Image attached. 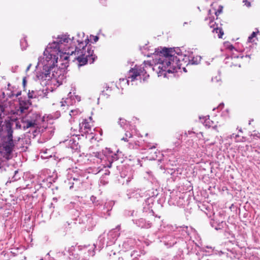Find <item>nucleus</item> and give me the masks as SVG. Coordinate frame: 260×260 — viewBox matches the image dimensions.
Masks as SVG:
<instances>
[{"instance_id":"nucleus-1","label":"nucleus","mask_w":260,"mask_h":260,"mask_svg":"<svg viewBox=\"0 0 260 260\" xmlns=\"http://www.w3.org/2000/svg\"><path fill=\"white\" fill-rule=\"evenodd\" d=\"M88 42L87 38L84 41H80L74 37L71 40L67 34L58 35L52 43L48 44L44 54L52 58H55L57 61L59 55L61 57L62 54H74L75 59L78 61L79 66L86 64L88 61L92 63L97 57L93 55L92 46L87 45Z\"/></svg>"},{"instance_id":"nucleus-2","label":"nucleus","mask_w":260,"mask_h":260,"mask_svg":"<svg viewBox=\"0 0 260 260\" xmlns=\"http://www.w3.org/2000/svg\"><path fill=\"white\" fill-rule=\"evenodd\" d=\"M188 52L182 53L179 48H164L161 51L155 49L154 53H151L153 56L155 64L153 70H156L158 76L166 77L167 73H173L177 71V69H180L182 64L181 61L188 60Z\"/></svg>"},{"instance_id":"nucleus-3","label":"nucleus","mask_w":260,"mask_h":260,"mask_svg":"<svg viewBox=\"0 0 260 260\" xmlns=\"http://www.w3.org/2000/svg\"><path fill=\"white\" fill-rule=\"evenodd\" d=\"M166 231L168 234L162 237V242L168 247H171L175 244H180L179 247L182 250L186 247V241L182 240H191L192 235L196 234V231L191 227L182 226L177 227L176 225H168Z\"/></svg>"},{"instance_id":"nucleus-4","label":"nucleus","mask_w":260,"mask_h":260,"mask_svg":"<svg viewBox=\"0 0 260 260\" xmlns=\"http://www.w3.org/2000/svg\"><path fill=\"white\" fill-rule=\"evenodd\" d=\"M7 135L1 139L0 143V156L5 159L8 160L12 157V153L16 150L21 149L25 151L27 146L23 145L26 140L19 138L17 140L13 139V131L10 125H7Z\"/></svg>"},{"instance_id":"nucleus-5","label":"nucleus","mask_w":260,"mask_h":260,"mask_svg":"<svg viewBox=\"0 0 260 260\" xmlns=\"http://www.w3.org/2000/svg\"><path fill=\"white\" fill-rule=\"evenodd\" d=\"M149 77V75L147 74L144 66L136 65L128 71L127 78H120L119 79V82L117 86L118 88L120 86L121 89H123L126 85H128L130 83L132 85L137 84V83H135L134 82L138 80L140 82H141L142 79L144 82L146 81Z\"/></svg>"},{"instance_id":"nucleus-6","label":"nucleus","mask_w":260,"mask_h":260,"mask_svg":"<svg viewBox=\"0 0 260 260\" xmlns=\"http://www.w3.org/2000/svg\"><path fill=\"white\" fill-rule=\"evenodd\" d=\"M95 250H91L89 246H71L66 248L62 254L70 260H88L90 256L95 254Z\"/></svg>"},{"instance_id":"nucleus-7","label":"nucleus","mask_w":260,"mask_h":260,"mask_svg":"<svg viewBox=\"0 0 260 260\" xmlns=\"http://www.w3.org/2000/svg\"><path fill=\"white\" fill-rule=\"evenodd\" d=\"M55 58H52L43 54V56L38 58V62L36 66L42 68L41 72L37 73V78L40 81H49L51 79V70L54 65L57 63Z\"/></svg>"},{"instance_id":"nucleus-8","label":"nucleus","mask_w":260,"mask_h":260,"mask_svg":"<svg viewBox=\"0 0 260 260\" xmlns=\"http://www.w3.org/2000/svg\"><path fill=\"white\" fill-rule=\"evenodd\" d=\"M119 225H118L115 229H113L110 231L108 233H104L101 234L98 238L96 244H93L94 249L100 250L105 245V238H107L106 246H109L114 244L119 236Z\"/></svg>"},{"instance_id":"nucleus-9","label":"nucleus","mask_w":260,"mask_h":260,"mask_svg":"<svg viewBox=\"0 0 260 260\" xmlns=\"http://www.w3.org/2000/svg\"><path fill=\"white\" fill-rule=\"evenodd\" d=\"M93 156L99 159L105 168H111L113 162L118 159V155L107 148L102 152H93Z\"/></svg>"},{"instance_id":"nucleus-10","label":"nucleus","mask_w":260,"mask_h":260,"mask_svg":"<svg viewBox=\"0 0 260 260\" xmlns=\"http://www.w3.org/2000/svg\"><path fill=\"white\" fill-rule=\"evenodd\" d=\"M83 182V178L81 176L73 172V170L69 169L67 175V179L65 180L64 183L70 189L74 188L75 189L80 188Z\"/></svg>"},{"instance_id":"nucleus-11","label":"nucleus","mask_w":260,"mask_h":260,"mask_svg":"<svg viewBox=\"0 0 260 260\" xmlns=\"http://www.w3.org/2000/svg\"><path fill=\"white\" fill-rule=\"evenodd\" d=\"M78 220L80 224H83L84 228L88 231L92 230L96 223V220L94 219L92 215L83 210L78 217Z\"/></svg>"},{"instance_id":"nucleus-12","label":"nucleus","mask_w":260,"mask_h":260,"mask_svg":"<svg viewBox=\"0 0 260 260\" xmlns=\"http://www.w3.org/2000/svg\"><path fill=\"white\" fill-rule=\"evenodd\" d=\"M37 125L36 120L31 119L28 116L22 117L20 120L16 122V127L18 129H23L24 131L28 128H35Z\"/></svg>"},{"instance_id":"nucleus-13","label":"nucleus","mask_w":260,"mask_h":260,"mask_svg":"<svg viewBox=\"0 0 260 260\" xmlns=\"http://www.w3.org/2000/svg\"><path fill=\"white\" fill-rule=\"evenodd\" d=\"M158 194L157 191L156 189L155 192L153 191L151 194L147 193L149 197L147 198L143 204V212L148 213L150 215H153V212L152 210V206L154 201V197L156 196Z\"/></svg>"},{"instance_id":"nucleus-14","label":"nucleus","mask_w":260,"mask_h":260,"mask_svg":"<svg viewBox=\"0 0 260 260\" xmlns=\"http://www.w3.org/2000/svg\"><path fill=\"white\" fill-rule=\"evenodd\" d=\"M64 70L63 69L57 68L56 63L54 65L53 68L51 70V79H55L59 84H62L64 78Z\"/></svg>"},{"instance_id":"nucleus-15","label":"nucleus","mask_w":260,"mask_h":260,"mask_svg":"<svg viewBox=\"0 0 260 260\" xmlns=\"http://www.w3.org/2000/svg\"><path fill=\"white\" fill-rule=\"evenodd\" d=\"M126 196L128 199H132L137 201L146 196V192L144 190L138 188H133L127 190Z\"/></svg>"},{"instance_id":"nucleus-16","label":"nucleus","mask_w":260,"mask_h":260,"mask_svg":"<svg viewBox=\"0 0 260 260\" xmlns=\"http://www.w3.org/2000/svg\"><path fill=\"white\" fill-rule=\"evenodd\" d=\"M156 144H149L147 145L146 149L148 150V153L150 155V159L155 160L158 159V160L160 161L161 160V158L163 157L164 155L156 149Z\"/></svg>"},{"instance_id":"nucleus-17","label":"nucleus","mask_w":260,"mask_h":260,"mask_svg":"<svg viewBox=\"0 0 260 260\" xmlns=\"http://www.w3.org/2000/svg\"><path fill=\"white\" fill-rule=\"evenodd\" d=\"M47 90L44 89L41 90H29L27 93L28 97L29 99L33 98H43L47 96Z\"/></svg>"},{"instance_id":"nucleus-18","label":"nucleus","mask_w":260,"mask_h":260,"mask_svg":"<svg viewBox=\"0 0 260 260\" xmlns=\"http://www.w3.org/2000/svg\"><path fill=\"white\" fill-rule=\"evenodd\" d=\"M210 27L212 28V32L214 35V37L216 36L218 38H222L224 34L222 28L218 26V24L214 22L213 20H210L209 22Z\"/></svg>"},{"instance_id":"nucleus-19","label":"nucleus","mask_w":260,"mask_h":260,"mask_svg":"<svg viewBox=\"0 0 260 260\" xmlns=\"http://www.w3.org/2000/svg\"><path fill=\"white\" fill-rule=\"evenodd\" d=\"M80 132L82 135L91 133V127L87 122V120H83V121L79 124Z\"/></svg>"},{"instance_id":"nucleus-20","label":"nucleus","mask_w":260,"mask_h":260,"mask_svg":"<svg viewBox=\"0 0 260 260\" xmlns=\"http://www.w3.org/2000/svg\"><path fill=\"white\" fill-rule=\"evenodd\" d=\"M133 222L138 227L143 229H149L151 226V222L145 219L141 218L138 219L133 220Z\"/></svg>"},{"instance_id":"nucleus-21","label":"nucleus","mask_w":260,"mask_h":260,"mask_svg":"<svg viewBox=\"0 0 260 260\" xmlns=\"http://www.w3.org/2000/svg\"><path fill=\"white\" fill-rule=\"evenodd\" d=\"M39 181L40 182V185L42 187H50L52 183L54 181L53 178L50 176H48L46 178H43L41 176H40Z\"/></svg>"},{"instance_id":"nucleus-22","label":"nucleus","mask_w":260,"mask_h":260,"mask_svg":"<svg viewBox=\"0 0 260 260\" xmlns=\"http://www.w3.org/2000/svg\"><path fill=\"white\" fill-rule=\"evenodd\" d=\"M135 243V241L133 239L129 238L125 240L122 244L121 250L126 251L132 247Z\"/></svg>"},{"instance_id":"nucleus-23","label":"nucleus","mask_w":260,"mask_h":260,"mask_svg":"<svg viewBox=\"0 0 260 260\" xmlns=\"http://www.w3.org/2000/svg\"><path fill=\"white\" fill-rule=\"evenodd\" d=\"M187 57L189 58L188 60L185 59L184 62L190 63L191 64H198L200 63L201 57L197 56L196 57L192 56V54H188Z\"/></svg>"},{"instance_id":"nucleus-24","label":"nucleus","mask_w":260,"mask_h":260,"mask_svg":"<svg viewBox=\"0 0 260 260\" xmlns=\"http://www.w3.org/2000/svg\"><path fill=\"white\" fill-rule=\"evenodd\" d=\"M128 171L126 170H123L120 173V177L122 178L126 179V183L127 184L133 178V176L131 171H129L127 174Z\"/></svg>"},{"instance_id":"nucleus-25","label":"nucleus","mask_w":260,"mask_h":260,"mask_svg":"<svg viewBox=\"0 0 260 260\" xmlns=\"http://www.w3.org/2000/svg\"><path fill=\"white\" fill-rule=\"evenodd\" d=\"M6 159H5L3 158V156H0V172H3V171H9L10 169V167L9 166L6 167L5 166L6 164V162L5 161ZM13 167H11L10 169H12Z\"/></svg>"},{"instance_id":"nucleus-26","label":"nucleus","mask_w":260,"mask_h":260,"mask_svg":"<svg viewBox=\"0 0 260 260\" xmlns=\"http://www.w3.org/2000/svg\"><path fill=\"white\" fill-rule=\"evenodd\" d=\"M21 174H20L18 170L14 171V175L12 177H9L7 183H11L13 182L16 181L20 179Z\"/></svg>"},{"instance_id":"nucleus-27","label":"nucleus","mask_w":260,"mask_h":260,"mask_svg":"<svg viewBox=\"0 0 260 260\" xmlns=\"http://www.w3.org/2000/svg\"><path fill=\"white\" fill-rule=\"evenodd\" d=\"M224 224V223L222 221L221 222H215L214 220H213L210 222L211 225L216 230L221 229L223 227Z\"/></svg>"},{"instance_id":"nucleus-28","label":"nucleus","mask_w":260,"mask_h":260,"mask_svg":"<svg viewBox=\"0 0 260 260\" xmlns=\"http://www.w3.org/2000/svg\"><path fill=\"white\" fill-rule=\"evenodd\" d=\"M118 124L124 129H126L128 125L127 121L125 119L122 118L119 119Z\"/></svg>"},{"instance_id":"nucleus-29","label":"nucleus","mask_w":260,"mask_h":260,"mask_svg":"<svg viewBox=\"0 0 260 260\" xmlns=\"http://www.w3.org/2000/svg\"><path fill=\"white\" fill-rule=\"evenodd\" d=\"M48 151H49L48 149H42L41 150V153L42 154L41 157H42L43 158H47L49 157H51V154L48 155Z\"/></svg>"},{"instance_id":"nucleus-30","label":"nucleus","mask_w":260,"mask_h":260,"mask_svg":"<svg viewBox=\"0 0 260 260\" xmlns=\"http://www.w3.org/2000/svg\"><path fill=\"white\" fill-rule=\"evenodd\" d=\"M20 45L22 50L26 49L27 46V43L25 38L20 40Z\"/></svg>"},{"instance_id":"nucleus-31","label":"nucleus","mask_w":260,"mask_h":260,"mask_svg":"<svg viewBox=\"0 0 260 260\" xmlns=\"http://www.w3.org/2000/svg\"><path fill=\"white\" fill-rule=\"evenodd\" d=\"M131 255L133 257L132 260H140L139 258L138 257L140 255L137 251H133Z\"/></svg>"},{"instance_id":"nucleus-32","label":"nucleus","mask_w":260,"mask_h":260,"mask_svg":"<svg viewBox=\"0 0 260 260\" xmlns=\"http://www.w3.org/2000/svg\"><path fill=\"white\" fill-rule=\"evenodd\" d=\"M177 160L172 159L171 157L169 158L168 164L172 166H176L178 164Z\"/></svg>"},{"instance_id":"nucleus-33","label":"nucleus","mask_w":260,"mask_h":260,"mask_svg":"<svg viewBox=\"0 0 260 260\" xmlns=\"http://www.w3.org/2000/svg\"><path fill=\"white\" fill-rule=\"evenodd\" d=\"M224 46L226 49H229L230 51H233V50L236 51V50L235 49L234 47L232 44H231L229 42L224 43Z\"/></svg>"},{"instance_id":"nucleus-34","label":"nucleus","mask_w":260,"mask_h":260,"mask_svg":"<svg viewBox=\"0 0 260 260\" xmlns=\"http://www.w3.org/2000/svg\"><path fill=\"white\" fill-rule=\"evenodd\" d=\"M257 32H253L251 35L248 37L247 42L248 43H251L252 42V39L256 37Z\"/></svg>"},{"instance_id":"nucleus-35","label":"nucleus","mask_w":260,"mask_h":260,"mask_svg":"<svg viewBox=\"0 0 260 260\" xmlns=\"http://www.w3.org/2000/svg\"><path fill=\"white\" fill-rule=\"evenodd\" d=\"M5 110V108L2 106H0V118L2 119L3 117H4L5 113H4Z\"/></svg>"},{"instance_id":"nucleus-36","label":"nucleus","mask_w":260,"mask_h":260,"mask_svg":"<svg viewBox=\"0 0 260 260\" xmlns=\"http://www.w3.org/2000/svg\"><path fill=\"white\" fill-rule=\"evenodd\" d=\"M206 260H220L218 255L210 256Z\"/></svg>"},{"instance_id":"nucleus-37","label":"nucleus","mask_w":260,"mask_h":260,"mask_svg":"<svg viewBox=\"0 0 260 260\" xmlns=\"http://www.w3.org/2000/svg\"><path fill=\"white\" fill-rule=\"evenodd\" d=\"M99 39V38L97 36H91V40L93 43H96Z\"/></svg>"},{"instance_id":"nucleus-38","label":"nucleus","mask_w":260,"mask_h":260,"mask_svg":"<svg viewBox=\"0 0 260 260\" xmlns=\"http://www.w3.org/2000/svg\"><path fill=\"white\" fill-rule=\"evenodd\" d=\"M180 144H181V141L180 140H177L176 142H174L175 147L173 148V149L174 150V151L177 150V149H175V148L176 147L177 148L178 146H179Z\"/></svg>"},{"instance_id":"nucleus-39","label":"nucleus","mask_w":260,"mask_h":260,"mask_svg":"<svg viewBox=\"0 0 260 260\" xmlns=\"http://www.w3.org/2000/svg\"><path fill=\"white\" fill-rule=\"evenodd\" d=\"M243 3H244V5L248 8H249L251 7V3L248 1V0H243Z\"/></svg>"},{"instance_id":"nucleus-40","label":"nucleus","mask_w":260,"mask_h":260,"mask_svg":"<svg viewBox=\"0 0 260 260\" xmlns=\"http://www.w3.org/2000/svg\"><path fill=\"white\" fill-rule=\"evenodd\" d=\"M223 7L221 6H219V9L215 12L216 16H218L219 14L222 12Z\"/></svg>"},{"instance_id":"nucleus-41","label":"nucleus","mask_w":260,"mask_h":260,"mask_svg":"<svg viewBox=\"0 0 260 260\" xmlns=\"http://www.w3.org/2000/svg\"><path fill=\"white\" fill-rule=\"evenodd\" d=\"M78 114V110H71V113L70 114L71 116H72V115H77Z\"/></svg>"},{"instance_id":"nucleus-42","label":"nucleus","mask_w":260,"mask_h":260,"mask_svg":"<svg viewBox=\"0 0 260 260\" xmlns=\"http://www.w3.org/2000/svg\"><path fill=\"white\" fill-rule=\"evenodd\" d=\"M125 135L127 138H128L132 137V136H133L132 134L128 131L126 132Z\"/></svg>"},{"instance_id":"nucleus-43","label":"nucleus","mask_w":260,"mask_h":260,"mask_svg":"<svg viewBox=\"0 0 260 260\" xmlns=\"http://www.w3.org/2000/svg\"><path fill=\"white\" fill-rule=\"evenodd\" d=\"M96 199V198L94 196H92L91 197V200L92 201L93 203L95 204V206H98V204L95 202V200Z\"/></svg>"},{"instance_id":"nucleus-44","label":"nucleus","mask_w":260,"mask_h":260,"mask_svg":"<svg viewBox=\"0 0 260 260\" xmlns=\"http://www.w3.org/2000/svg\"><path fill=\"white\" fill-rule=\"evenodd\" d=\"M144 63L145 64V66H146L147 65H148L149 67H151L152 66L151 62L150 61H144Z\"/></svg>"},{"instance_id":"nucleus-45","label":"nucleus","mask_w":260,"mask_h":260,"mask_svg":"<svg viewBox=\"0 0 260 260\" xmlns=\"http://www.w3.org/2000/svg\"><path fill=\"white\" fill-rule=\"evenodd\" d=\"M223 106H224V104H223V103H220V104L219 105L218 107L217 108V109H222V108H223Z\"/></svg>"},{"instance_id":"nucleus-46","label":"nucleus","mask_w":260,"mask_h":260,"mask_svg":"<svg viewBox=\"0 0 260 260\" xmlns=\"http://www.w3.org/2000/svg\"><path fill=\"white\" fill-rule=\"evenodd\" d=\"M239 57L242 58L243 57V56H239V55H235L234 54H233L232 55V58H239Z\"/></svg>"},{"instance_id":"nucleus-47","label":"nucleus","mask_w":260,"mask_h":260,"mask_svg":"<svg viewBox=\"0 0 260 260\" xmlns=\"http://www.w3.org/2000/svg\"><path fill=\"white\" fill-rule=\"evenodd\" d=\"M192 134H194V132L192 131H188L187 134L185 133L186 135H191Z\"/></svg>"},{"instance_id":"nucleus-48","label":"nucleus","mask_w":260,"mask_h":260,"mask_svg":"<svg viewBox=\"0 0 260 260\" xmlns=\"http://www.w3.org/2000/svg\"><path fill=\"white\" fill-rule=\"evenodd\" d=\"M122 140H123L125 142H127L128 141V138H127L126 136L125 137H123L121 139Z\"/></svg>"},{"instance_id":"nucleus-49","label":"nucleus","mask_w":260,"mask_h":260,"mask_svg":"<svg viewBox=\"0 0 260 260\" xmlns=\"http://www.w3.org/2000/svg\"><path fill=\"white\" fill-rule=\"evenodd\" d=\"M235 134H233L230 135V138L231 139H235Z\"/></svg>"},{"instance_id":"nucleus-50","label":"nucleus","mask_w":260,"mask_h":260,"mask_svg":"<svg viewBox=\"0 0 260 260\" xmlns=\"http://www.w3.org/2000/svg\"><path fill=\"white\" fill-rule=\"evenodd\" d=\"M64 103H66V101H64L61 102V106H64L65 105Z\"/></svg>"},{"instance_id":"nucleus-51","label":"nucleus","mask_w":260,"mask_h":260,"mask_svg":"<svg viewBox=\"0 0 260 260\" xmlns=\"http://www.w3.org/2000/svg\"><path fill=\"white\" fill-rule=\"evenodd\" d=\"M100 2L101 4H103V5H104L105 4V0H100Z\"/></svg>"},{"instance_id":"nucleus-52","label":"nucleus","mask_w":260,"mask_h":260,"mask_svg":"<svg viewBox=\"0 0 260 260\" xmlns=\"http://www.w3.org/2000/svg\"><path fill=\"white\" fill-rule=\"evenodd\" d=\"M31 66V64H29L28 65V66L27 67V69H26V71H28L29 70V69H30V68Z\"/></svg>"},{"instance_id":"nucleus-53","label":"nucleus","mask_w":260,"mask_h":260,"mask_svg":"<svg viewBox=\"0 0 260 260\" xmlns=\"http://www.w3.org/2000/svg\"><path fill=\"white\" fill-rule=\"evenodd\" d=\"M239 137V135H235V140L236 141H238V140H237V138Z\"/></svg>"},{"instance_id":"nucleus-54","label":"nucleus","mask_w":260,"mask_h":260,"mask_svg":"<svg viewBox=\"0 0 260 260\" xmlns=\"http://www.w3.org/2000/svg\"><path fill=\"white\" fill-rule=\"evenodd\" d=\"M212 128L214 129H215V130H217V126L216 125H214V126L212 127Z\"/></svg>"},{"instance_id":"nucleus-55","label":"nucleus","mask_w":260,"mask_h":260,"mask_svg":"<svg viewBox=\"0 0 260 260\" xmlns=\"http://www.w3.org/2000/svg\"><path fill=\"white\" fill-rule=\"evenodd\" d=\"M131 216H134V215L135 211H131Z\"/></svg>"},{"instance_id":"nucleus-56","label":"nucleus","mask_w":260,"mask_h":260,"mask_svg":"<svg viewBox=\"0 0 260 260\" xmlns=\"http://www.w3.org/2000/svg\"><path fill=\"white\" fill-rule=\"evenodd\" d=\"M23 84L24 86L26 84V81H25V79H23Z\"/></svg>"},{"instance_id":"nucleus-57","label":"nucleus","mask_w":260,"mask_h":260,"mask_svg":"<svg viewBox=\"0 0 260 260\" xmlns=\"http://www.w3.org/2000/svg\"><path fill=\"white\" fill-rule=\"evenodd\" d=\"M68 58H69V56H67V55H66V56H65L64 57V59H65V60H67Z\"/></svg>"},{"instance_id":"nucleus-58","label":"nucleus","mask_w":260,"mask_h":260,"mask_svg":"<svg viewBox=\"0 0 260 260\" xmlns=\"http://www.w3.org/2000/svg\"><path fill=\"white\" fill-rule=\"evenodd\" d=\"M21 94V92H18L16 94V97H17L18 96V95H20Z\"/></svg>"},{"instance_id":"nucleus-59","label":"nucleus","mask_w":260,"mask_h":260,"mask_svg":"<svg viewBox=\"0 0 260 260\" xmlns=\"http://www.w3.org/2000/svg\"><path fill=\"white\" fill-rule=\"evenodd\" d=\"M76 99H77V100H78V101H80V97H79L78 96H76Z\"/></svg>"},{"instance_id":"nucleus-60","label":"nucleus","mask_w":260,"mask_h":260,"mask_svg":"<svg viewBox=\"0 0 260 260\" xmlns=\"http://www.w3.org/2000/svg\"><path fill=\"white\" fill-rule=\"evenodd\" d=\"M144 55H146V54H144ZM146 56H147V57H150V56H151V55H150V54H147V55H146Z\"/></svg>"},{"instance_id":"nucleus-61","label":"nucleus","mask_w":260,"mask_h":260,"mask_svg":"<svg viewBox=\"0 0 260 260\" xmlns=\"http://www.w3.org/2000/svg\"><path fill=\"white\" fill-rule=\"evenodd\" d=\"M118 260H123V258L122 257H119Z\"/></svg>"},{"instance_id":"nucleus-62","label":"nucleus","mask_w":260,"mask_h":260,"mask_svg":"<svg viewBox=\"0 0 260 260\" xmlns=\"http://www.w3.org/2000/svg\"><path fill=\"white\" fill-rule=\"evenodd\" d=\"M111 209V208L110 209V208L107 209V212H109V211H110V210Z\"/></svg>"},{"instance_id":"nucleus-63","label":"nucleus","mask_w":260,"mask_h":260,"mask_svg":"<svg viewBox=\"0 0 260 260\" xmlns=\"http://www.w3.org/2000/svg\"><path fill=\"white\" fill-rule=\"evenodd\" d=\"M109 174H110V172L109 171H108V172L106 173V175H109Z\"/></svg>"},{"instance_id":"nucleus-64","label":"nucleus","mask_w":260,"mask_h":260,"mask_svg":"<svg viewBox=\"0 0 260 260\" xmlns=\"http://www.w3.org/2000/svg\"><path fill=\"white\" fill-rule=\"evenodd\" d=\"M215 79H214V78H212V81L213 82H214V81H215Z\"/></svg>"}]
</instances>
